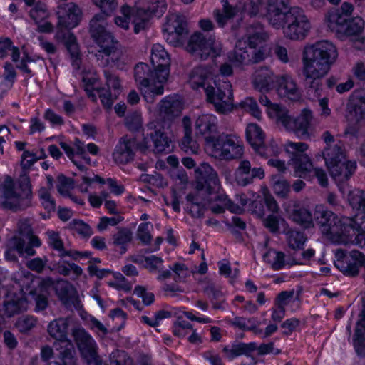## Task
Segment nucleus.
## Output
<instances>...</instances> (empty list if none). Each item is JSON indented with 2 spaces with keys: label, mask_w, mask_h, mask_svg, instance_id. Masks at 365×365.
<instances>
[{
  "label": "nucleus",
  "mask_w": 365,
  "mask_h": 365,
  "mask_svg": "<svg viewBox=\"0 0 365 365\" xmlns=\"http://www.w3.org/2000/svg\"><path fill=\"white\" fill-rule=\"evenodd\" d=\"M240 107L245 111L250 113L255 118H259L261 112L259 109L256 101L251 97L246 98L244 101H241L238 106H235L234 108Z\"/></svg>",
  "instance_id": "obj_54"
},
{
  "label": "nucleus",
  "mask_w": 365,
  "mask_h": 365,
  "mask_svg": "<svg viewBox=\"0 0 365 365\" xmlns=\"http://www.w3.org/2000/svg\"><path fill=\"white\" fill-rule=\"evenodd\" d=\"M274 192L279 197L287 198L291 191L289 182L284 180H279L273 185Z\"/></svg>",
  "instance_id": "obj_62"
},
{
  "label": "nucleus",
  "mask_w": 365,
  "mask_h": 365,
  "mask_svg": "<svg viewBox=\"0 0 365 365\" xmlns=\"http://www.w3.org/2000/svg\"><path fill=\"white\" fill-rule=\"evenodd\" d=\"M345 219L350 217H339L332 211L324 206L318 205L314 212V221L319 226L323 235L334 243H336L341 236L345 225Z\"/></svg>",
  "instance_id": "obj_6"
},
{
  "label": "nucleus",
  "mask_w": 365,
  "mask_h": 365,
  "mask_svg": "<svg viewBox=\"0 0 365 365\" xmlns=\"http://www.w3.org/2000/svg\"><path fill=\"white\" fill-rule=\"evenodd\" d=\"M61 303L68 309H80L82 306L74 287L67 280H59L53 287Z\"/></svg>",
  "instance_id": "obj_18"
},
{
  "label": "nucleus",
  "mask_w": 365,
  "mask_h": 365,
  "mask_svg": "<svg viewBox=\"0 0 365 365\" xmlns=\"http://www.w3.org/2000/svg\"><path fill=\"white\" fill-rule=\"evenodd\" d=\"M180 146L186 153H197L198 146L192 137V132L184 133Z\"/></svg>",
  "instance_id": "obj_58"
},
{
  "label": "nucleus",
  "mask_w": 365,
  "mask_h": 365,
  "mask_svg": "<svg viewBox=\"0 0 365 365\" xmlns=\"http://www.w3.org/2000/svg\"><path fill=\"white\" fill-rule=\"evenodd\" d=\"M205 143L212 155L220 159L230 160L240 158L243 155V146L227 134L222 133L217 136L210 135L205 138Z\"/></svg>",
  "instance_id": "obj_7"
},
{
  "label": "nucleus",
  "mask_w": 365,
  "mask_h": 365,
  "mask_svg": "<svg viewBox=\"0 0 365 365\" xmlns=\"http://www.w3.org/2000/svg\"><path fill=\"white\" fill-rule=\"evenodd\" d=\"M72 336L81 356H91V353L97 351L95 341L83 328L73 329Z\"/></svg>",
  "instance_id": "obj_25"
},
{
  "label": "nucleus",
  "mask_w": 365,
  "mask_h": 365,
  "mask_svg": "<svg viewBox=\"0 0 365 365\" xmlns=\"http://www.w3.org/2000/svg\"><path fill=\"white\" fill-rule=\"evenodd\" d=\"M353 346L357 356L365 357V332L361 328L356 327L353 336Z\"/></svg>",
  "instance_id": "obj_50"
},
{
  "label": "nucleus",
  "mask_w": 365,
  "mask_h": 365,
  "mask_svg": "<svg viewBox=\"0 0 365 365\" xmlns=\"http://www.w3.org/2000/svg\"><path fill=\"white\" fill-rule=\"evenodd\" d=\"M95 90L98 93L103 107L106 109H110L113 103V100L114 98L115 99L113 93L112 94L109 89L104 87L96 88Z\"/></svg>",
  "instance_id": "obj_63"
},
{
  "label": "nucleus",
  "mask_w": 365,
  "mask_h": 365,
  "mask_svg": "<svg viewBox=\"0 0 365 365\" xmlns=\"http://www.w3.org/2000/svg\"><path fill=\"white\" fill-rule=\"evenodd\" d=\"M245 43L240 41H237L234 50L229 53L230 61L237 66L250 64V50L242 46Z\"/></svg>",
  "instance_id": "obj_33"
},
{
  "label": "nucleus",
  "mask_w": 365,
  "mask_h": 365,
  "mask_svg": "<svg viewBox=\"0 0 365 365\" xmlns=\"http://www.w3.org/2000/svg\"><path fill=\"white\" fill-rule=\"evenodd\" d=\"M38 160L35 154L24 150L21 162L23 173L16 182L11 176H5L4 181L0 183V203L3 208L16 212L32 206V186L26 170Z\"/></svg>",
  "instance_id": "obj_2"
},
{
  "label": "nucleus",
  "mask_w": 365,
  "mask_h": 365,
  "mask_svg": "<svg viewBox=\"0 0 365 365\" xmlns=\"http://www.w3.org/2000/svg\"><path fill=\"white\" fill-rule=\"evenodd\" d=\"M353 10V5L349 2H344L339 8L331 10L327 15L328 26L337 33L344 31Z\"/></svg>",
  "instance_id": "obj_19"
},
{
  "label": "nucleus",
  "mask_w": 365,
  "mask_h": 365,
  "mask_svg": "<svg viewBox=\"0 0 365 365\" xmlns=\"http://www.w3.org/2000/svg\"><path fill=\"white\" fill-rule=\"evenodd\" d=\"M279 78L268 68H261L255 72L254 84L260 91H268L277 87Z\"/></svg>",
  "instance_id": "obj_26"
},
{
  "label": "nucleus",
  "mask_w": 365,
  "mask_h": 365,
  "mask_svg": "<svg viewBox=\"0 0 365 365\" xmlns=\"http://www.w3.org/2000/svg\"><path fill=\"white\" fill-rule=\"evenodd\" d=\"M275 108H278L276 106ZM272 113L279 116L277 123H281L287 130L293 131L297 136L304 140L309 139L310 137V130L313 116L312 111L308 109H304L301 114L295 118H292L289 115V111L285 109L272 110Z\"/></svg>",
  "instance_id": "obj_8"
},
{
  "label": "nucleus",
  "mask_w": 365,
  "mask_h": 365,
  "mask_svg": "<svg viewBox=\"0 0 365 365\" xmlns=\"http://www.w3.org/2000/svg\"><path fill=\"white\" fill-rule=\"evenodd\" d=\"M197 132L201 135L211 134L217 130L216 118L212 115H202L195 121Z\"/></svg>",
  "instance_id": "obj_39"
},
{
  "label": "nucleus",
  "mask_w": 365,
  "mask_h": 365,
  "mask_svg": "<svg viewBox=\"0 0 365 365\" xmlns=\"http://www.w3.org/2000/svg\"><path fill=\"white\" fill-rule=\"evenodd\" d=\"M68 321L65 318H58L51 322L48 326V333L49 335L59 341V344L64 341H69L67 339Z\"/></svg>",
  "instance_id": "obj_30"
},
{
  "label": "nucleus",
  "mask_w": 365,
  "mask_h": 365,
  "mask_svg": "<svg viewBox=\"0 0 365 365\" xmlns=\"http://www.w3.org/2000/svg\"><path fill=\"white\" fill-rule=\"evenodd\" d=\"M331 176L336 180L345 182L349 180L356 169V162L346 160V158L327 165Z\"/></svg>",
  "instance_id": "obj_22"
},
{
  "label": "nucleus",
  "mask_w": 365,
  "mask_h": 365,
  "mask_svg": "<svg viewBox=\"0 0 365 365\" xmlns=\"http://www.w3.org/2000/svg\"><path fill=\"white\" fill-rule=\"evenodd\" d=\"M283 232L287 235V240L291 248L293 250H300L302 248L307 239L304 232L292 230L287 225L284 228Z\"/></svg>",
  "instance_id": "obj_44"
},
{
  "label": "nucleus",
  "mask_w": 365,
  "mask_h": 365,
  "mask_svg": "<svg viewBox=\"0 0 365 365\" xmlns=\"http://www.w3.org/2000/svg\"><path fill=\"white\" fill-rule=\"evenodd\" d=\"M349 201L352 208L361 212L365 219V191L357 190L350 192Z\"/></svg>",
  "instance_id": "obj_49"
},
{
  "label": "nucleus",
  "mask_w": 365,
  "mask_h": 365,
  "mask_svg": "<svg viewBox=\"0 0 365 365\" xmlns=\"http://www.w3.org/2000/svg\"><path fill=\"white\" fill-rule=\"evenodd\" d=\"M219 201V205H213L211 207V210L213 213L220 214L225 212V209L229 210L232 212L235 213H242V209L238 206V205L232 202L230 199L227 198L226 195H218L214 199L208 198L207 201L211 200Z\"/></svg>",
  "instance_id": "obj_37"
},
{
  "label": "nucleus",
  "mask_w": 365,
  "mask_h": 365,
  "mask_svg": "<svg viewBox=\"0 0 365 365\" xmlns=\"http://www.w3.org/2000/svg\"><path fill=\"white\" fill-rule=\"evenodd\" d=\"M108 58L106 61L108 63L111 61L115 66L119 69H123L125 65L127 57L125 56V51L121 46L120 43H115V45L110 49L103 53Z\"/></svg>",
  "instance_id": "obj_36"
},
{
  "label": "nucleus",
  "mask_w": 365,
  "mask_h": 365,
  "mask_svg": "<svg viewBox=\"0 0 365 365\" xmlns=\"http://www.w3.org/2000/svg\"><path fill=\"white\" fill-rule=\"evenodd\" d=\"M148 148L147 138H144L142 142H138L135 138L123 136L113 153V159L117 163L126 164L133 160L135 150L145 152Z\"/></svg>",
  "instance_id": "obj_13"
},
{
  "label": "nucleus",
  "mask_w": 365,
  "mask_h": 365,
  "mask_svg": "<svg viewBox=\"0 0 365 365\" xmlns=\"http://www.w3.org/2000/svg\"><path fill=\"white\" fill-rule=\"evenodd\" d=\"M349 116L356 123L365 119V91L355 92L346 106Z\"/></svg>",
  "instance_id": "obj_23"
},
{
  "label": "nucleus",
  "mask_w": 365,
  "mask_h": 365,
  "mask_svg": "<svg viewBox=\"0 0 365 365\" xmlns=\"http://www.w3.org/2000/svg\"><path fill=\"white\" fill-rule=\"evenodd\" d=\"M133 238V233L128 227H118L117 233L113 235V242L116 246H120L121 253H125L126 248L125 245L130 242Z\"/></svg>",
  "instance_id": "obj_47"
},
{
  "label": "nucleus",
  "mask_w": 365,
  "mask_h": 365,
  "mask_svg": "<svg viewBox=\"0 0 365 365\" xmlns=\"http://www.w3.org/2000/svg\"><path fill=\"white\" fill-rule=\"evenodd\" d=\"M195 178L196 189L199 192L205 191L212 195L220 189L218 175L208 163H203L195 169Z\"/></svg>",
  "instance_id": "obj_15"
},
{
  "label": "nucleus",
  "mask_w": 365,
  "mask_h": 365,
  "mask_svg": "<svg viewBox=\"0 0 365 365\" xmlns=\"http://www.w3.org/2000/svg\"><path fill=\"white\" fill-rule=\"evenodd\" d=\"M247 322H250V325L246 324L245 318L237 317L230 323L242 330L252 331L255 334H259L262 332V329L257 328L260 322L256 318H249Z\"/></svg>",
  "instance_id": "obj_46"
},
{
  "label": "nucleus",
  "mask_w": 365,
  "mask_h": 365,
  "mask_svg": "<svg viewBox=\"0 0 365 365\" xmlns=\"http://www.w3.org/2000/svg\"><path fill=\"white\" fill-rule=\"evenodd\" d=\"M150 61L153 66H170V58L168 53L160 44H154L152 48Z\"/></svg>",
  "instance_id": "obj_45"
},
{
  "label": "nucleus",
  "mask_w": 365,
  "mask_h": 365,
  "mask_svg": "<svg viewBox=\"0 0 365 365\" xmlns=\"http://www.w3.org/2000/svg\"><path fill=\"white\" fill-rule=\"evenodd\" d=\"M246 36L248 45L251 48H256L257 46L267 41L269 38V35L265 31L263 25L259 22L251 24L247 27Z\"/></svg>",
  "instance_id": "obj_28"
},
{
  "label": "nucleus",
  "mask_w": 365,
  "mask_h": 365,
  "mask_svg": "<svg viewBox=\"0 0 365 365\" xmlns=\"http://www.w3.org/2000/svg\"><path fill=\"white\" fill-rule=\"evenodd\" d=\"M256 349L257 344L255 342L249 344L239 342L233 344L230 349H229L228 346H225L222 351L226 354L229 359H233L240 355L249 356L250 354Z\"/></svg>",
  "instance_id": "obj_34"
},
{
  "label": "nucleus",
  "mask_w": 365,
  "mask_h": 365,
  "mask_svg": "<svg viewBox=\"0 0 365 365\" xmlns=\"http://www.w3.org/2000/svg\"><path fill=\"white\" fill-rule=\"evenodd\" d=\"M163 31L168 43L175 47L182 46L189 31L186 17L178 14H169Z\"/></svg>",
  "instance_id": "obj_10"
},
{
  "label": "nucleus",
  "mask_w": 365,
  "mask_h": 365,
  "mask_svg": "<svg viewBox=\"0 0 365 365\" xmlns=\"http://www.w3.org/2000/svg\"><path fill=\"white\" fill-rule=\"evenodd\" d=\"M6 246L15 251L20 256L26 254L27 256H33L36 254L34 246L28 245L26 246V241L24 238L19 236H13L6 242Z\"/></svg>",
  "instance_id": "obj_40"
},
{
  "label": "nucleus",
  "mask_w": 365,
  "mask_h": 365,
  "mask_svg": "<svg viewBox=\"0 0 365 365\" xmlns=\"http://www.w3.org/2000/svg\"><path fill=\"white\" fill-rule=\"evenodd\" d=\"M280 223L286 226L287 225L284 218L274 215H269L263 220L264 226L272 233H276L279 231Z\"/></svg>",
  "instance_id": "obj_57"
},
{
  "label": "nucleus",
  "mask_w": 365,
  "mask_h": 365,
  "mask_svg": "<svg viewBox=\"0 0 365 365\" xmlns=\"http://www.w3.org/2000/svg\"><path fill=\"white\" fill-rule=\"evenodd\" d=\"M53 285V281L51 277L42 279L37 287L29 292V294L34 302V311L41 312L49 306L48 298L51 296V290Z\"/></svg>",
  "instance_id": "obj_17"
},
{
  "label": "nucleus",
  "mask_w": 365,
  "mask_h": 365,
  "mask_svg": "<svg viewBox=\"0 0 365 365\" xmlns=\"http://www.w3.org/2000/svg\"><path fill=\"white\" fill-rule=\"evenodd\" d=\"M344 230L336 243L353 244L360 247L365 245V219L359 215L345 219Z\"/></svg>",
  "instance_id": "obj_11"
},
{
  "label": "nucleus",
  "mask_w": 365,
  "mask_h": 365,
  "mask_svg": "<svg viewBox=\"0 0 365 365\" xmlns=\"http://www.w3.org/2000/svg\"><path fill=\"white\" fill-rule=\"evenodd\" d=\"M69 226L71 229L73 230L83 237H89L93 234L91 227L82 220H73L70 223Z\"/></svg>",
  "instance_id": "obj_60"
},
{
  "label": "nucleus",
  "mask_w": 365,
  "mask_h": 365,
  "mask_svg": "<svg viewBox=\"0 0 365 365\" xmlns=\"http://www.w3.org/2000/svg\"><path fill=\"white\" fill-rule=\"evenodd\" d=\"M190 83L195 89L204 88L207 102L214 106L217 113L225 114L233 110V92L230 81L215 82V86L207 85L206 76L202 71L196 69L190 74Z\"/></svg>",
  "instance_id": "obj_4"
},
{
  "label": "nucleus",
  "mask_w": 365,
  "mask_h": 365,
  "mask_svg": "<svg viewBox=\"0 0 365 365\" xmlns=\"http://www.w3.org/2000/svg\"><path fill=\"white\" fill-rule=\"evenodd\" d=\"M134 76L135 81L143 87H148L152 83V70L147 63H138L134 68Z\"/></svg>",
  "instance_id": "obj_43"
},
{
  "label": "nucleus",
  "mask_w": 365,
  "mask_h": 365,
  "mask_svg": "<svg viewBox=\"0 0 365 365\" xmlns=\"http://www.w3.org/2000/svg\"><path fill=\"white\" fill-rule=\"evenodd\" d=\"M170 126L169 122L162 120H155L147 125V135L153 143L155 153H170L172 150V140L169 136Z\"/></svg>",
  "instance_id": "obj_12"
},
{
  "label": "nucleus",
  "mask_w": 365,
  "mask_h": 365,
  "mask_svg": "<svg viewBox=\"0 0 365 365\" xmlns=\"http://www.w3.org/2000/svg\"><path fill=\"white\" fill-rule=\"evenodd\" d=\"M336 46L328 41H322L304 47L302 55V74L307 93L319 95L322 90L321 79L327 74L336 61Z\"/></svg>",
  "instance_id": "obj_1"
},
{
  "label": "nucleus",
  "mask_w": 365,
  "mask_h": 365,
  "mask_svg": "<svg viewBox=\"0 0 365 365\" xmlns=\"http://www.w3.org/2000/svg\"><path fill=\"white\" fill-rule=\"evenodd\" d=\"M237 9L230 6L226 0L223 4L222 12L219 10L215 11V17L218 25L223 27L228 20L232 19L237 14Z\"/></svg>",
  "instance_id": "obj_48"
},
{
  "label": "nucleus",
  "mask_w": 365,
  "mask_h": 365,
  "mask_svg": "<svg viewBox=\"0 0 365 365\" xmlns=\"http://www.w3.org/2000/svg\"><path fill=\"white\" fill-rule=\"evenodd\" d=\"M166 9L165 0H148V6L145 9L150 15L160 17L165 12Z\"/></svg>",
  "instance_id": "obj_53"
},
{
  "label": "nucleus",
  "mask_w": 365,
  "mask_h": 365,
  "mask_svg": "<svg viewBox=\"0 0 365 365\" xmlns=\"http://www.w3.org/2000/svg\"><path fill=\"white\" fill-rule=\"evenodd\" d=\"M290 0H267L266 18L272 26L288 14Z\"/></svg>",
  "instance_id": "obj_24"
},
{
  "label": "nucleus",
  "mask_w": 365,
  "mask_h": 365,
  "mask_svg": "<svg viewBox=\"0 0 365 365\" xmlns=\"http://www.w3.org/2000/svg\"><path fill=\"white\" fill-rule=\"evenodd\" d=\"M106 19L104 14H96L90 21L91 36L102 48L103 53L115 46V43H119L111 33L106 31L104 26Z\"/></svg>",
  "instance_id": "obj_16"
},
{
  "label": "nucleus",
  "mask_w": 365,
  "mask_h": 365,
  "mask_svg": "<svg viewBox=\"0 0 365 365\" xmlns=\"http://www.w3.org/2000/svg\"><path fill=\"white\" fill-rule=\"evenodd\" d=\"M322 157L326 165L336 163L346 158L345 150L341 142L334 146H327L323 152Z\"/></svg>",
  "instance_id": "obj_38"
},
{
  "label": "nucleus",
  "mask_w": 365,
  "mask_h": 365,
  "mask_svg": "<svg viewBox=\"0 0 365 365\" xmlns=\"http://www.w3.org/2000/svg\"><path fill=\"white\" fill-rule=\"evenodd\" d=\"M290 164L293 166L295 176L307 179L311 177L313 165L309 157L304 153L290 156Z\"/></svg>",
  "instance_id": "obj_27"
},
{
  "label": "nucleus",
  "mask_w": 365,
  "mask_h": 365,
  "mask_svg": "<svg viewBox=\"0 0 365 365\" xmlns=\"http://www.w3.org/2000/svg\"><path fill=\"white\" fill-rule=\"evenodd\" d=\"M58 358L61 361L56 362V365H78L76 351L71 341H64L60 344Z\"/></svg>",
  "instance_id": "obj_31"
},
{
  "label": "nucleus",
  "mask_w": 365,
  "mask_h": 365,
  "mask_svg": "<svg viewBox=\"0 0 365 365\" xmlns=\"http://www.w3.org/2000/svg\"><path fill=\"white\" fill-rule=\"evenodd\" d=\"M104 76L106 77V84L108 87L107 89L113 88L114 91L113 96L117 98L118 95L120 91V84L119 78L117 76L112 74L109 71H104Z\"/></svg>",
  "instance_id": "obj_61"
},
{
  "label": "nucleus",
  "mask_w": 365,
  "mask_h": 365,
  "mask_svg": "<svg viewBox=\"0 0 365 365\" xmlns=\"http://www.w3.org/2000/svg\"><path fill=\"white\" fill-rule=\"evenodd\" d=\"M125 123L128 130L132 131L138 130L142 126L141 115L138 112L129 113L125 119Z\"/></svg>",
  "instance_id": "obj_64"
},
{
  "label": "nucleus",
  "mask_w": 365,
  "mask_h": 365,
  "mask_svg": "<svg viewBox=\"0 0 365 365\" xmlns=\"http://www.w3.org/2000/svg\"><path fill=\"white\" fill-rule=\"evenodd\" d=\"M364 22L363 19L359 16L351 18L347 24L344 26V31H341L340 34H346L349 36L356 37L355 41L361 44L365 43V38L361 37L360 34L363 31Z\"/></svg>",
  "instance_id": "obj_35"
},
{
  "label": "nucleus",
  "mask_w": 365,
  "mask_h": 365,
  "mask_svg": "<svg viewBox=\"0 0 365 365\" xmlns=\"http://www.w3.org/2000/svg\"><path fill=\"white\" fill-rule=\"evenodd\" d=\"M28 301L25 297H20L16 295L4 301V315L8 318L20 314L26 311Z\"/></svg>",
  "instance_id": "obj_29"
},
{
  "label": "nucleus",
  "mask_w": 365,
  "mask_h": 365,
  "mask_svg": "<svg viewBox=\"0 0 365 365\" xmlns=\"http://www.w3.org/2000/svg\"><path fill=\"white\" fill-rule=\"evenodd\" d=\"M273 27L283 29V34L287 38L299 41L307 36L311 24L303 9L294 6L280 19V23L275 24Z\"/></svg>",
  "instance_id": "obj_5"
},
{
  "label": "nucleus",
  "mask_w": 365,
  "mask_h": 365,
  "mask_svg": "<svg viewBox=\"0 0 365 365\" xmlns=\"http://www.w3.org/2000/svg\"><path fill=\"white\" fill-rule=\"evenodd\" d=\"M38 196L42 200V205L44 209L48 212H54L56 210V203L51 197L50 192L46 187H41L38 190Z\"/></svg>",
  "instance_id": "obj_56"
},
{
  "label": "nucleus",
  "mask_w": 365,
  "mask_h": 365,
  "mask_svg": "<svg viewBox=\"0 0 365 365\" xmlns=\"http://www.w3.org/2000/svg\"><path fill=\"white\" fill-rule=\"evenodd\" d=\"M152 70V83H164L167 81L170 73V66H163L160 64L159 66H153Z\"/></svg>",
  "instance_id": "obj_52"
},
{
  "label": "nucleus",
  "mask_w": 365,
  "mask_h": 365,
  "mask_svg": "<svg viewBox=\"0 0 365 365\" xmlns=\"http://www.w3.org/2000/svg\"><path fill=\"white\" fill-rule=\"evenodd\" d=\"M341 254V255H339L335 262V266L344 274L352 277L357 275L360 264L356 261H351L348 256L344 255L342 251Z\"/></svg>",
  "instance_id": "obj_41"
},
{
  "label": "nucleus",
  "mask_w": 365,
  "mask_h": 365,
  "mask_svg": "<svg viewBox=\"0 0 365 365\" xmlns=\"http://www.w3.org/2000/svg\"><path fill=\"white\" fill-rule=\"evenodd\" d=\"M110 365H133V360L121 350H115L110 354Z\"/></svg>",
  "instance_id": "obj_55"
},
{
  "label": "nucleus",
  "mask_w": 365,
  "mask_h": 365,
  "mask_svg": "<svg viewBox=\"0 0 365 365\" xmlns=\"http://www.w3.org/2000/svg\"><path fill=\"white\" fill-rule=\"evenodd\" d=\"M264 133L255 123H250L246 128V138L256 153L265 158L277 156L280 148L274 140L264 143Z\"/></svg>",
  "instance_id": "obj_9"
},
{
  "label": "nucleus",
  "mask_w": 365,
  "mask_h": 365,
  "mask_svg": "<svg viewBox=\"0 0 365 365\" xmlns=\"http://www.w3.org/2000/svg\"><path fill=\"white\" fill-rule=\"evenodd\" d=\"M18 231L21 237L28 240V243L35 247L41 246L40 239L35 235L29 220H20L18 222Z\"/></svg>",
  "instance_id": "obj_42"
},
{
  "label": "nucleus",
  "mask_w": 365,
  "mask_h": 365,
  "mask_svg": "<svg viewBox=\"0 0 365 365\" xmlns=\"http://www.w3.org/2000/svg\"><path fill=\"white\" fill-rule=\"evenodd\" d=\"M30 16L35 21L36 24L41 23L48 16L46 4L42 3L36 4L34 8L30 11Z\"/></svg>",
  "instance_id": "obj_59"
},
{
  "label": "nucleus",
  "mask_w": 365,
  "mask_h": 365,
  "mask_svg": "<svg viewBox=\"0 0 365 365\" xmlns=\"http://www.w3.org/2000/svg\"><path fill=\"white\" fill-rule=\"evenodd\" d=\"M101 12L98 14H104L105 18L110 16L118 7V0H92Z\"/></svg>",
  "instance_id": "obj_51"
},
{
  "label": "nucleus",
  "mask_w": 365,
  "mask_h": 365,
  "mask_svg": "<svg viewBox=\"0 0 365 365\" xmlns=\"http://www.w3.org/2000/svg\"><path fill=\"white\" fill-rule=\"evenodd\" d=\"M215 42L214 36L197 31L190 37L186 50L196 58L201 61L205 60L214 51Z\"/></svg>",
  "instance_id": "obj_14"
},
{
  "label": "nucleus",
  "mask_w": 365,
  "mask_h": 365,
  "mask_svg": "<svg viewBox=\"0 0 365 365\" xmlns=\"http://www.w3.org/2000/svg\"><path fill=\"white\" fill-rule=\"evenodd\" d=\"M289 218L304 228L314 227V217L311 211L299 201H290L286 208Z\"/></svg>",
  "instance_id": "obj_20"
},
{
  "label": "nucleus",
  "mask_w": 365,
  "mask_h": 365,
  "mask_svg": "<svg viewBox=\"0 0 365 365\" xmlns=\"http://www.w3.org/2000/svg\"><path fill=\"white\" fill-rule=\"evenodd\" d=\"M182 108L180 100L174 96H166L159 103V118L157 120L169 122L171 125L173 120L180 115Z\"/></svg>",
  "instance_id": "obj_21"
},
{
  "label": "nucleus",
  "mask_w": 365,
  "mask_h": 365,
  "mask_svg": "<svg viewBox=\"0 0 365 365\" xmlns=\"http://www.w3.org/2000/svg\"><path fill=\"white\" fill-rule=\"evenodd\" d=\"M276 88L279 95L287 96L292 101H297L300 97L295 83L290 78L280 76Z\"/></svg>",
  "instance_id": "obj_32"
},
{
  "label": "nucleus",
  "mask_w": 365,
  "mask_h": 365,
  "mask_svg": "<svg viewBox=\"0 0 365 365\" xmlns=\"http://www.w3.org/2000/svg\"><path fill=\"white\" fill-rule=\"evenodd\" d=\"M56 15L59 30L56 38L66 48L74 69L79 70L81 64L80 46L76 36L70 30L78 26L81 21V9L73 2H63L57 6Z\"/></svg>",
  "instance_id": "obj_3"
}]
</instances>
